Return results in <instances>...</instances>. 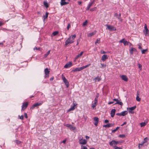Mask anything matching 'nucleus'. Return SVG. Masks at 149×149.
I'll list each match as a JSON object with an SVG mask.
<instances>
[{"mask_svg":"<svg viewBox=\"0 0 149 149\" xmlns=\"http://www.w3.org/2000/svg\"><path fill=\"white\" fill-rule=\"evenodd\" d=\"M43 103V102L41 101L40 102H37L34 104L31 107V109H34L35 107H37L38 106H40Z\"/></svg>","mask_w":149,"mask_h":149,"instance_id":"1","label":"nucleus"},{"mask_svg":"<svg viewBox=\"0 0 149 149\" xmlns=\"http://www.w3.org/2000/svg\"><path fill=\"white\" fill-rule=\"evenodd\" d=\"M74 42V41L71 40V36H70L65 41V46L66 47L69 44L72 43H73Z\"/></svg>","mask_w":149,"mask_h":149,"instance_id":"2","label":"nucleus"},{"mask_svg":"<svg viewBox=\"0 0 149 149\" xmlns=\"http://www.w3.org/2000/svg\"><path fill=\"white\" fill-rule=\"evenodd\" d=\"M62 79L63 82L65 83L67 87H68L69 86V83L65 77L63 75L62 77Z\"/></svg>","mask_w":149,"mask_h":149,"instance_id":"3","label":"nucleus"},{"mask_svg":"<svg viewBox=\"0 0 149 149\" xmlns=\"http://www.w3.org/2000/svg\"><path fill=\"white\" fill-rule=\"evenodd\" d=\"M119 143V142L117 141L112 140L109 143V144L111 146H113V145L115 146Z\"/></svg>","mask_w":149,"mask_h":149,"instance_id":"4","label":"nucleus"},{"mask_svg":"<svg viewBox=\"0 0 149 149\" xmlns=\"http://www.w3.org/2000/svg\"><path fill=\"white\" fill-rule=\"evenodd\" d=\"M136 108V106H135L132 107L127 108V109L128 110V112L129 113H133L134 112L133 111V110H134Z\"/></svg>","mask_w":149,"mask_h":149,"instance_id":"5","label":"nucleus"},{"mask_svg":"<svg viewBox=\"0 0 149 149\" xmlns=\"http://www.w3.org/2000/svg\"><path fill=\"white\" fill-rule=\"evenodd\" d=\"M28 104V102L23 103L22 106V110H24L27 107Z\"/></svg>","mask_w":149,"mask_h":149,"instance_id":"6","label":"nucleus"},{"mask_svg":"<svg viewBox=\"0 0 149 149\" xmlns=\"http://www.w3.org/2000/svg\"><path fill=\"white\" fill-rule=\"evenodd\" d=\"M106 26H107L108 29L109 30L115 31L116 30V28L113 26L109 25L108 24H107Z\"/></svg>","mask_w":149,"mask_h":149,"instance_id":"7","label":"nucleus"},{"mask_svg":"<svg viewBox=\"0 0 149 149\" xmlns=\"http://www.w3.org/2000/svg\"><path fill=\"white\" fill-rule=\"evenodd\" d=\"M83 138L82 137V138ZM79 142L80 144L82 145H85L86 144L87 141L85 139H81L79 140Z\"/></svg>","mask_w":149,"mask_h":149,"instance_id":"8","label":"nucleus"},{"mask_svg":"<svg viewBox=\"0 0 149 149\" xmlns=\"http://www.w3.org/2000/svg\"><path fill=\"white\" fill-rule=\"evenodd\" d=\"M120 42L123 43L125 45H128L129 43L127 41L125 38H123L119 41Z\"/></svg>","mask_w":149,"mask_h":149,"instance_id":"9","label":"nucleus"},{"mask_svg":"<svg viewBox=\"0 0 149 149\" xmlns=\"http://www.w3.org/2000/svg\"><path fill=\"white\" fill-rule=\"evenodd\" d=\"M72 65V63L70 62L69 63L66 64L64 66V68H67L71 67Z\"/></svg>","mask_w":149,"mask_h":149,"instance_id":"10","label":"nucleus"},{"mask_svg":"<svg viewBox=\"0 0 149 149\" xmlns=\"http://www.w3.org/2000/svg\"><path fill=\"white\" fill-rule=\"evenodd\" d=\"M93 120L95 122L94 123V125L95 126H97L99 121V119L97 117H95L93 118Z\"/></svg>","mask_w":149,"mask_h":149,"instance_id":"11","label":"nucleus"},{"mask_svg":"<svg viewBox=\"0 0 149 149\" xmlns=\"http://www.w3.org/2000/svg\"><path fill=\"white\" fill-rule=\"evenodd\" d=\"M68 3V2H67L65 1V0H61L60 4L61 6H62L64 5H66Z\"/></svg>","mask_w":149,"mask_h":149,"instance_id":"12","label":"nucleus"},{"mask_svg":"<svg viewBox=\"0 0 149 149\" xmlns=\"http://www.w3.org/2000/svg\"><path fill=\"white\" fill-rule=\"evenodd\" d=\"M83 70L82 67L77 68L74 69L72 70V72H76L77 71H79Z\"/></svg>","mask_w":149,"mask_h":149,"instance_id":"13","label":"nucleus"},{"mask_svg":"<svg viewBox=\"0 0 149 149\" xmlns=\"http://www.w3.org/2000/svg\"><path fill=\"white\" fill-rule=\"evenodd\" d=\"M122 80L125 81H128V78L127 76L125 75H122L120 76Z\"/></svg>","mask_w":149,"mask_h":149,"instance_id":"14","label":"nucleus"},{"mask_svg":"<svg viewBox=\"0 0 149 149\" xmlns=\"http://www.w3.org/2000/svg\"><path fill=\"white\" fill-rule=\"evenodd\" d=\"M116 110L115 109H112L111 112V116L112 117H113L115 115Z\"/></svg>","mask_w":149,"mask_h":149,"instance_id":"15","label":"nucleus"},{"mask_svg":"<svg viewBox=\"0 0 149 149\" xmlns=\"http://www.w3.org/2000/svg\"><path fill=\"white\" fill-rule=\"evenodd\" d=\"M113 126V124L112 123H109L106 125H104L103 126V127L109 128L111 127H112Z\"/></svg>","mask_w":149,"mask_h":149,"instance_id":"16","label":"nucleus"},{"mask_svg":"<svg viewBox=\"0 0 149 149\" xmlns=\"http://www.w3.org/2000/svg\"><path fill=\"white\" fill-rule=\"evenodd\" d=\"M96 31H94L92 32L89 33L88 34V37H91L93 35H95L96 33Z\"/></svg>","mask_w":149,"mask_h":149,"instance_id":"17","label":"nucleus"},{"mask_svg":"<svg viewBox=\"0 0 149 149\" xmlns=\"http://www.w3.org/2000/svg\"><path fill=\"white\" fill-rule=\"evenodd\" d=\"M108 58V57L107 56V55H104L102 57V61H105L106 59Z\"/></svg>","mask_w":149,"mask_h":149,"instance_id":"18","label":"nucleus"},{"mask_svg":"<svg viewBox=\"0 0 149 149\" xmlns=\"http://www.w3.org/2000/svg\"><path fill=\"white\" fill-rule=\"evenodd\" d=\"M102 79L100 77H99V76H97L95 78H94L93 80H95V81H99L101 80Z\"/></svg>","mask_w":149,"mask_h":149,"instance_id":"19","label":"nucleus"},{"mask_svg":"<svg viewBox=\"0 0 149 149\" xmlns=\"http://www.w3.org/2000/svg\"><path fill=\"white\" fill-rule=\"evenodd\" d=\"M143 33L146 36H149V30L143 31Z\"/></svg>","mask_w":149,"mask_h":149,"instance_id":"20","label":"nucleus"},{"mask_svg":"<svg viewBox=\"0 0 149 149\" xmlns=\"http://www.w3.org/2000/svg\"><path fill=\"white\" fill-rule=\"evenodd\" d=\"M120 113L121 116H124L127 114L128 112L127 111H125Z\"/></svg>","mask_w":149,"mask_h":149,"instance_id":"21","label":"nucleus"},{"mask_svg":"<svg viewBox=\"0 0 149 149\" xmlns=\"http://www.w3.org/2000/svg\"><path fill=\"white\" fill-rule=\"evenodd\" d=\"M147 122H142L140 123L141 126V127H144L145 126L147 123Z\"/></svg>","mask_w":149,"mask_h":149,"instance_id":"22","label":"nucleus"},{"mask_svg":"<svg viewBox=\"0 0 149 149\" xmlns=\"http://www.w3.org/2000/svg\"><path fill=\"white\" fill-rule=\"evenodd\" d=\"M83 53H84L83 52H81V53L80 54H77V55L76 56V59H77L78 58L80 57V56H81Z\"/></svg>","mask_w":149,"mask_h":149,"instance_id":"23","label":"nucleus"},{"mask_svg":"<svg viewBox=\"0 0 149 149\" xmlns=\"http://www.w3.org/2000/svg\"><path fill=\"white\" fill-rule=\"evenodd\" d=\"M136 49L133 47L130 50V52L131 54H133V52L136 51Z\"/></svg>","mask_w":149,"mask_h":149,"instance_id":"24","label":"nucleus"},{"mask_svg":"<svg viewBox=\"0 0 149 149\" xmlns=\"http://www.w3.org/2000/svg\"><path fill=\"white\" fill-rule=\"evenodd\" d=\"M50 71L49 70L48 68H46L45 70V74H49Z\"/></svg>","mask_w":149,"mask_h":149,"instance_id":"25","label":"nucleus"},{"mask_svg":"<svg viewBox=\"0 0 149 149\" xmlns=\"http://www.w3.org/2000/svg\"><path fill=\"white\" fill-rule=\"evenodd\" d=\"M48 14H49V13L48 12H46V15H44L43 16V18H44V20L47 19V17H48Z\"/></svg>","mask_w":149,"mask_h":149,"instance_id":"26","label":"nucleus"},{"mask_svg":"<svg viewBox=\"0 0 149 149\" xmlns=\"http://www.w3.org/2000/svg\"><path fill=\"white\" fill-rule=\"evenodd\" d=\"M50 52V50H49L46 54H45L44 55L45 58L47 57V56L49 54Z\"/></svg>","mask_w":149,"mask_h":149,"instance_id":"27","label":"nucleus"},{"mask_svg":"<svg viewBox=\"0 0 149 149\" xmlns=\"http://www.w3.org/2000/svg\"><path fill=\"white\" fill-rule=\"evenodd\" d=\"M44 5L46 8L49 7V5L47 2L44 1Z\"/></svg>","mask_w":149,"mask_h":149,"instance_id":"28","label":"nucleus"},{"mask_svg":"<svg viewBox=\"0 0 149 149\" xmlns=\"http://www.w3.org/2000/svg\"><path fill=\"white\" fill-rule=\"evenodd\" d=\"M14 142L17 144H19L22 143V142L21 141L15 140L14 141Z\"/></svg>","mask_w":149,"mask_h":149,"instance_id":"29","label":"nucleus"},{"mask_svg":"<svg viewBox=\"0 0 149 149\" xmlns=\"http://www.w3.org/2000/svg\"><path fill=\"white\" fill-rule=\"evenodd\" d=\"M100 42V38H98L97 39L95 42V44H96L97 43H99Z\"/></svg>","mask_w":149,"mask_h":149,"instance_id":"30","label":"nucleus"},{"mask_svg":"<svg viewBox=\"0 0 149 149\" xmlns=\"http://www.w3.org/2000/svg\"><path fill=\"white\" fill-rule=\"evenodd\" d=\"M118 137L120 138H124L126 137V136L125 134H120L119 135Z\"/></svg>","mask_w":149,"mask_h":149,"instance_id":"31","label":"nucleus"},{"mask_svg":"<svg viewBox=\"0 0 149 149\" xmlns=\"http://www.w3.org/2000/svg\"><path fill=\"white\" fill-rule=\"evenodd\" d=\"M75 109V107H74L72 106L68 109V112H69V111H71Z\"/></svg>","mask_w":149,"mask_h":149,"instance_id":"32","label":"nucleus"},{"mask_svg":"<svg viewBox=\"0 0 149 149\" xmlns=\"http://www.w3.org/2000/svg\"><path fill=\"white\" fill-rule=\"evenodd\" d=\"M119 104L121 106H122L123 105V103L122 102H119V101L118 102H116V103L114 104Z\"/></svg>","mask_w":149,"mask_h":149,"instance_id":"33","label":"nucleus"},{"mask_svg":"<svg viewBox=\"0 0 149 149\" xmlns=\"http://www.w3.org/2000/svg\"><path fill=\"white\" fill-rule=\"evenodd\" d=\"M92 5V3H89L87 7L86 10H88Z\"/></svg>","mask_w":149,"mask_h":149,"instance_id":"34","label":"nucleus"},{"mask_svg":"<svg viewBox=\"0 0 149 149\" xmlns=\"http://www.w3.org/2000/svg\"><path fill=\"white\" fill-rule=\"evenodd\" d=\"M114 16L116 17L118 19H120L118 14L117 13H116L114 14Z\"/></svg>","mask_w":149,"mask_h":149,"instance_id":"35","label":"nucleus"},{"mask_svg":"<svg viewBox=\"0 0 149 149\" xmlns=\"http://www.w3.org/2000/svg\"><path fill=\"white\" fill-rule=\"evenodd\" d=\"M58 31H55L53 32L52 33V34L53 36H55L57 34H58Z\"/></svg>","mask_w":149,"mask_h":149,"instance_id":"36","label":"nucleus"},{"mask_svg":"<svg viewBox=\"0 0 149 149\" xmlns=\"http://www.w3.org/2000/svg\"><path fill=\"white\" fill-rule=\"evenodd\" d=\"M136 100L138 102H140L141 101V98L139 97V96L137 95L136 98Z\"/></svg>","mask_w":149,"mask_h":149,"instance_id":"37","label":"nucleus"},{"mask_svg":"<svg viewBox=\"0 0 149 149\" xmlns=\"http://www.w3.org/2000/svg\"><path fill=\"white\" fill-rule=\"evenodd\" d=\"M90 65H91V64H89L87 65H86L85 66H83L82 67H81L82 68V69L83 70L84 69H85V68H86L88 67Z\"/></svg>","mask_w":149,"mask_h":149,"instance_id":"38","label":"nucleus"},{"mask_svg":"<svg viewBox=\"0 0 149 149\" xmlns=\"http://www.w3.org/2000/svg\"><path fill=\"white\" fill-rule=\"evenodd\" d=\"M87 24V20H86L85 22H83V26H85Z\"/></svg>","mask_w":149,"mask_h":149,"instance_id":"39","label":"nucleus"},{"mask_svg":"<svg viewBox=\"0 0 149 149\" xmlns=\"http://www.w3.org/2000/svg\"><path fill=\"white\" fill-rule=\"evenodd\" d=\"M142 51V54H145L146 52L147 51V49H142L141 50Z\"/></svg>","mask_w":149,"mask_h":149,"instance_id":"40","label":"nucleus"},{"mask_svg":"<svg viewBox=\"0 0 149 149\" xmlns=\"http://www.w3.org/2000/svg\"><path fill=\"white\" fill-rule=\"evenodd\" d=\"M141 43H139L138 44V46H139V47H138L139 49H141V50L142 49L141 47Z\"/></svg>","mask_w":149,"mask_h":149,"instance_id":"41","label":"nucleus"},{"mask_svg":"<svg viewBox=\"0 0 149 149\" xmlns=\"http://www.w3.org/2000/svg\"><path fill=\"white\" fill-rule=\"evenodd\" d=\"M119 128V127H117L114 130H113L112 131V133L115 132Z\"/></svg>","mask_w":149,"mask_h":149,"instance_id":"42","label":"nucleus"},{"mask_svg":"<svg viewBox=\"0 0 149 149\" xmlns=\"http://www.w3.org/2000/svg\"><path fill=\"white\" fill-rule=\"evenodd\" d=\"M97 104L95 103H93L92 106V107L93 108L96 107V106L97 105Z\"/></svg>","mask_w":149,"mask_h":149,"instance_id":"43","label":"nucleus"},{"mask_svg":"<svg viewBox=\"0 0 149 149\" xmlns=\"http://www.w3.org/2000/svg\"><path fill=\"white\" fill-rule=\"evenodd\" d=\"M145 143V141H143V142H142L141 143L139 144V147L140 146H142Z\"/></svg>","mask_w":149,"mask_h":149,"instance_id":"44","label":"nucleus"},{"mask_svg":"<svg viewBox=\"0 0 149 149\" xmlns=\"http://www.w3.org/2000/svg\"><path fill=\"white\" fill-rule=\"evenodd\" d=\"M138 67L139 68H140V70H142V68H141L142 65L141 64H140L139 63H138Z\"/></svg>","mask_w":149,"mask_h":149,"instance_id":"45","label":"nucleus"},{"mask_svg":"<svg viewBox=\"0 0 149 149\" xmlns=\"http://www.w3.org/2000/svg\"><path fill=\"white\" fill-rule=\"evenodd\" d=\"M76 37V35L75 34L72 36L71 37V38L73 40H74Z\"/></svg>","mask_w":149,"mask_h":149,"instance_id":"46","label":"nucleus"},{"mask_svg":"<svg viewBox=\"0 0 149 149\" xmlns=\"http://www.w3.org/2000/svg\"><path fill=\"white\" fill-rule=\"evenodd\" d=\"M73 105L72 106L73 107H75L77 105V104L76 103V102L75 101H74L73 102Z\"/></svg>","mask_w":149,"mask_h":149,"instance_id":"47","label":"nucleus"},{"mask_svg":"<svg viewBox=\"0 0 149 149\" xmlns=\"http://www.w3.org/2000/svg\"><path fill=\"white\" fill-rule=\"evenodd\" d=\"M114 148L115 149H122L121 148L116 146H114Z\"/></svg>","mask_w":149,"mask_h":149,"instance_id":"48","label":"nucleus"},{"mask_svg":"<svg viewBox=\"0 0 149 149\" xmlns=\"http://www.w3.org/2000/svg\"><path fill=\"white\" fill-rule=\"evenodd\" d=\"M66 126L68 127H69V128H70L71 127V125H70L69 124H67L66 125Z\"/></svg>","mask_w":149,"mask_h":149,"instance_id":"49","label":"nucleus"},{"mask_svg":"<svg viewBox=\"0 0 149 149\" xmlns=\"http://www.w3.org/2000/svg\"><path fill=\"white\" fill-rule=\"evenodd\" d=\"M86 147L83 146V145H81V149H85Z\"/></svg>","mask_w":149,"mask_h":149,"instance_id":"50","label":"nucleus"},{"mask_svg":"<svg viewBox=\"0 0 149 149\" xmlns=\"http://www.w3.org/2000/svg\"><path fill=\"white\" fill-rule=\"evenodd\" d=\"M70 26V23H69L68 24L67 26V29L68 30H69Z\"/></svg>","mask_w":149,"mask_h":149,"instance_id":"51","label":"nucleus"},{"mask_svg":"<svg viewBox=\"0 0 149 149\" xmlns=\"http://www.w3.org/2000/svg\"><path fill=\"white\" fill-rule=\"evenodd\" d=\"M98 99L95 98L94 99V102L97 104Z\"/></svg>","mask_w":149,"mask_h":149,"instance_id":"52","label":"nucleus"},{"mask_svg":"<svg viewBox=\"0 0 149 149\" xmlns=\"http://www.w3.org/2000/svg\"><path fill=\"white\" fill-rule=\"evenodd\" d=\"M102 68H104L106 67V65L104 63H101Z\"/></svg>","mask_w":149,"mask_h":149,"instance_id":"53","label":"nucleus"},{"mask_svg":"<svg viewBox=\"0 0 149 149\" xmlns=\"http://www.w3.org/2000/svg\"><path fill=\"white\" fill-rule=\"evenodd\" d=\"M19 118L22 120L23 119L24 116L23 115H22L21 116H19Z\"/></svg>","mask_w":149,"mask_h":149,"instance_id":"54","label":"nucleus"},{"mask_svg":"<svg viewBox=\"0 0 149 149\" xmlns=\"http://www.w3.org/2000/svg\"><path fill=\"white\" fill-rule=\"evenodd\" d=\"M144 28L145 30H148L147 28V25L146 24H145V25Z\"/></svg>","mask_w":149,"mask_h":149,"instance_id":"55","label":"nucleus"},{"mask_svg":"<svg viewBox=\"0 0 149 149\" xmlns=\"http://www.w3.org/2000/svg\"><path fill=\"white\" fill-rule=\"evenodd\" d=\"M24 116L26 118H28L27 115L26 113H24Z\"/></svg>","mask_w":149,"mask_h":149,"instance_id":"56","label":"nucleus"},{"mask_svg":"<svg viewBox=\"0 0 149 149\" xmlns=\"http://www.w3.org/2000/svg\"><path fill=\"white\" fill-rule=\"evenodd\" d=\"M70 128V129H72V130H74L75 129V127L71 125V127Z\"/></svg>","mask_w":149,"mask_h":149,"instance_id":"57","label":"nucleus"},{"mask_svg":"<svg viewBox=\"0 0 149 149\" xmlns=\"http://www.w3.org/2000/svg\"><path fill=\"white\" fill-rule=\"evenodd\" d=\"M148 140V139L147 137H146L144 139L143 141H145L146 142H147V140Z\"/></svg>","mask_w":149,"mask_h":149,"instance_id":"58","label":"nucleus"},{"mask_svg":"<svg viewBox=\"0 0 149 149\" xmlns=\"http://www.w3.org/2000/svg\"><path fill=\"white\" fill-rule=\"evenodd\" d=\"M4 24V23L2 22L1 21H0V26L3 25Z\"/></svg>","mask_w":149,"mask_h":149,"instance_id":"59","label":"nucleus"},{"mask_svg":"<svg viewBox=\"0 0 149 149\" xmlns=\"http://www.w3.org/2000/svg\"><path fill=\"white\" fill-rule=\"evenodd\" d=\"M40 49V48H39V47L38 48L37 47H35L34 48V50L36 49V50H39Z\"/></svg>","mask_w":149,"mask_h":149,"instance_id":"60","label":"nucleus"},{"mask_svg":"<svg viewBox=\"0 0 149 149\" xmlns=\"http://www.w3.org/2000/svg\"><path fill=\"white\" fill-rule=\"evenodd\" d=\"M49 74H45V78H48L49 77Z\"/></svg>","mask_w":149,"mask_h":149,"instance_id":"61","label":"nucleus"},{"mask_svg":"<svg viewBox=\"0 0 149 149\" xmlns=\"http://www.w3.org/2000/svg\"><path fill=\"white\" fill-rule=\"evenodd\" d=\"M127 124V122L125 121L124 122V123L121 125V126H123L125 125H126Z\"/></svg>","mask_w":149,"mask_h":149,"instance_id":"62","label":"nucleus"},{"mask_svg":"<svg viewBox=\"0 0 149 149\" xmlns=\"http://www.w3.org/2000/svg\"><path fill=\"white\" fill-rule=\"evenodd\" d=\"M113 100L116 101V102H118L119 101V100L117 99H113Z\"/></svg>","mask_w":149,"mask_h":149,"instance_id":"63","label":"nucleus"},{"mask_svg":"<svg viewBox=\"0 0 149 149\" xmlns=\"http://www.w3.org/2000/svg\"><path fill=\"white\" fill-rule=\"evenodd\" d=\"M104 122L105 123H108L109 122V120H107V119H106L105 120H104Z\"/></svg>","mask_w":149,"mask_h":149,"instance_id":"64","label":"nucleus"}]
</instances>
